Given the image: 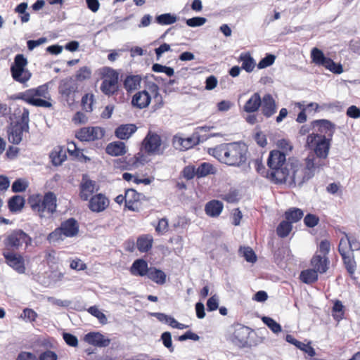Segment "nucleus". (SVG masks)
Returning <instances> with one entry per match:
<instances>
[{"label":"nucleus","mask_w":360,"mask_h":360,"mask_svg":"<svg viewBox=\"0 0 360 360\" xmlns=\"http://www.w3.org/2000/svg\"><path fill=\"white\" fill-rule=\"evenodd\" d=\"M252 162L257 173H259L260 175L266 178L269 180V168L266 169L265 166L263 164L262 157L253 160Z\"/></svg>","instance_id":"obj_40"},{"label":"nucleus","mask_w":360,"mask_h":360,"mask_svg":"<svg viewBox=\"0 0 360 360\" xmlns=\"http://www.w3.org/2000/svg\"><path fill=\"white\" fill-rule=\"evenodd\" d=\"M338 245V252L342 257L344 266L352 278H354L356 263L354 252L360 250V241L354 236L343 233Z\"/></svg>","instance_id":"obj_4"},{"label":"nucleus","mask_w":360,"mask_h":360,"mask_svg":"<svg viewBox=\"0 0 360 360\" xmlns=\"http://www.w3.org/2000/svg\"><path fill=\"white\" fill-rule=\"evenodd\" d=\"M238 61L242 63L241 69L248 73L252 72L256 65L254 58L249 52L242 53L238 58Z\"/></svg>","instance_id":"obj_31"},{"label":"nucleus","mask_w":360,"mask_h":360,"mask_svg":"<svg viewBox=\"0 0 360 360\" xmlns=\"http://www.w3.org/2000/svg\"><path fill=\"white\" fill-rule=\"evenodd\" d=\"M304 213L301 209L292 207L285 212V220L291 224L296 223L303 217Z\"/></svg>","instance_id":"obj_33"},{"label":"nucleus","mask_w":360,"mask_h":360,"mask_svg":"<svg viewBox=\"0 0 360 360\" xmlns=\"http://www.w3.org/2000/svg\"><path fill=\"white\" fill-rule=\"evenodd\" d=\"M60 91L63 95L69 96L77 90V84L72 78H70L60 85Z\"/></svg>","instance_id":"obj_36"},{"label":"nucleus","mask_w":360,"mask_h":360,"mask_svg":"<svg viewBox=\"0 0 360 360\" xmlns=\"http://www.w3.org/2000/svg\"><path fill=\"white\" fill-rule=\"evenodd\" d=\"M331 144L330 138H326V136L314 134H309L306 140V147L312 150L316 158L320 159H326Z\"/></svg>","instance_id":"obj_9"},{"label":"nucleus","mask_w":360,"mask_h":360,"mask_svg":"<svg viewBox=\"0 0 360 360\" xmlns=\"http://www.w3.org/2000/svg\"><path fill=\"white\" fill-rule=\"evenodd\" d=\"M105 135V131L100 127H86L79 129L75 136L81 141H94L101 139Z\"/></svg>","instance_id":"obj_13"},{"label":"nucleus","mask_w":360,"mask_h":360,"mask_svg":"<svg viewBox=\"0 0 360 360\" xmlns=\"http://www.w3.org/2000/svg\"><path fill=\"white\" fill-rule=\"evenodd\" d=\"M276 60V56L273 54H266L257 64L259 69H264L271 65Z\"/></svg>","instance_id":"obj_53"},{"label":"nucleus","mask_w":360,"mask_h":360,"mask_svg":"<svg viewBox=\"0 0 360 360\" xmlns=\"http://www.w3.org/2000/svg\"><path fill=\"white\" fill-rule=\"evenodd\" d=\"M311 58L312 62L318 65H321L324 67L328 57H326L323 53V51L318 48L312 49L311 51Z\"/></svg>","instance_id":"obj_37"},{"label":"nucleus","mask_w":360,"mask_h":360,"mask_svg":"<svg viewBox=\"0 0 360 360\" xmlns=\"http://www.w3.org/2000/svg\"><path fill=\"white\" fill-rule=\"evenodd\" d=\"M95 186V181L84 177L79 185V198L84 201L90 199V196L94 192Z\"/></svg>","instance_id":"obj_22"},{"label":"nucleus","mask_w":360,"mask_h":360,"mask_svg":"<svg viewBox=\"0 0 360 360\" xmlns=\"http://www.w3.org/2000/svg\"><path fill=\"white\" fill-rule=\"evenodd\" d=\"M330 250V243L328 240H323L320 242L318 250L316 253L321 255L322 256L328 257Z\"/></svg>","instance_id":"obj_52"},{"label":"nucleus","mask_w":360,"mask_h":360,"mask_svg":"<svg viewBox=\"0 0 360 360\" xmlns=\"http://www.w3.org/2000/svg\"><path fill=\"white\" fill-rule=\"evenodd\" d=\"M110 204V201L105 195L102 193L96 194L89 199V208L94 212H101L104 211Z\"/></svg>","instance_id":"obj_16"},{"label":"nucleus","mask_w":360,"mask_h":360,"mask_svg":"<svg viewBox=\"0 0 360 360\" xmlns=\"http://www.w3.org/2000/svg\"><path fill=\"white\" fill-rule=\"evenodd\" d=\"M238 193L236 191H231L228 193L220 195V198L229 203H235L238 201Z\"/></svg>","instance_id":"obj_55"},{"label":"nucleus","mask_w":360,"mask_h":360,"mask_svg":"<svg viewBox=\"0 0 360 360\" xmlns=\"http://www.w3.org/2000/svg\"><path fill=\"white\" fill-rule=\"evenodd\" d=\"M48 95V87L44 84L19 92L15 95V98L33 106L49 108L52 106V104L46 100V98H50Z\"/></svg>","instance_id":"obj_7"},{"label":"nucleus","mask_w":360,"mask_h":360,"mask_svg":"<svg viewBox=\"0 0 360 360\" xmlns=\"http://www.w3.org/2000/svg\"><path fill=\"white\" fill-rule=\"evenodd\" d=\"M91 76V70L89 68L84 66L80 68L76 72L75 78L77 81L82 82L88 79Z\"/></svg>","instance_id":"obj_46"},{"label":"nucleus","mask_w":360,"mask_h":360,"mask_svg":"<svg viewBox=\"0 0 360 360\" xmlns=\"http://www.w3.org/2000/svg\"><path fill=\"white\" fill-rule=\"evenodd\" d=\"M94 103V95L92 94H86L82 98V107L86 112L92 111Z\"/></svg>","instance_id":"obj_43"},{"label":"nucleus","mask_w":360,"mask_h":360,"mask_svg":"<svg viewBox=\"0 0 360 360\" xmlns=\"http://www.w3.org/2000/svg\"><path fill=\"white\" fill-rule=\"evenodd\" d=\"M318 272L314 269H308L301 271L300 281L306 284H312L318 281Z\"/></svg>","instance_id":"obj_32"},{"label":"nucleus","mask_w":360,"mask_h":360,"mask_svg":"<svg viewBox=\"0 0 360 360\" xmlns=\"http://www.w3.org/2000/svg\"><path fill=\"white\" fill-rule=\"evenodd\" d=\"M262 105V98L259 93H254L243 105V110L248 113L257 112Z\"/></svg>","instance_id":"obj_25"},{"label":"nucleus","mask_w":360,"mask_h":360,"mask_svg":"<svg viewBox=\"0 0 360 360\" xmlns=\"http://www.w3.org/2000/svg\"><path fill=\"white\" fill-rule=\"evenodd\" d=\"M153 244V236L149 234L142 235L136 240V247L140 252H148L151 250Z\"/></svg>","instance_id":"obj_29"},{"label":"nucleus","mask_w":360,"mask_h":360,"mask_svg":"<svg viewBox=\"0 0 360 360\" xmlns=\"http://www.w3.org/2000/svg\"><path fill=\"white\" fill-rule=\"evenodd\" d=\"M262 321L274 332L278 333L281 331L282 328L279 323H278L272 318L264 316L262 318Z\"/></svg>","instance_id":"obj_47"},{"label":"nucleus","mask_w":360,"mask_h":360,"mask_svg":"<svg viewBox=\"0 0 360 360\" xmlns=\"http://www.w3.org/2000/svg\"><path fill=\"white\" fill-rule=\"evenodd\" d=\"M181 175L186 180H191L195 176L197 177L196 167L193 165H189L184 167Z\"/></svg>","instance_id":"obj_45"},{"label":"nucleus","mask_w":360,"mask_h":360,"mask_svg":"<svg viewBox=\"0 0 360 360\" xmlns=\"http://www.w3.org/2000/svg\"><path fill=\"white\" fill-rule=\"evenodd\" d=\"M44 352H41L39 356L38 360H57L58 356L56 352L49 350L50 348H44Z\"/></svg>","instance_id":"obj_58"},{"label":"nucleus","mask_w":360,"mask_h":360,"mask_svg":"<svg viewBox=\"0 0 360 360\" xmlns=\"http://www.w3.org/2000/svg\"><path fill=\"white\" fill-rule=\"evenodd\" d=\"M63 232L60 227L56 228L48 235L47 239L49 242H56L63 239Z\"/></svg>","instance_id":"obj_59"},{"label":"nucleus","mask_w":360,"mask_h":360,"mask_svg":"<svg viewBox=\"0 0 360 360\" xmlns=\"http://www.w3.org/2000/svg\"><path fill=\"white\" fill-rule=\"evenodd\" d=\"M292 229V224L286 220L282 221L276 228L277 235L281 238L287 237Z\"/></svg>","instance_id":"obj_39"},{"label":"nucleus","mask_w":360,"mask_h":360,"mask_svg":"<svg viewBox=\"0 0 360 360\" xmlns=\"http://www.w3.org/2000/svg\"><path fill=\"white\" fill-rule=\"evenodd\" d=\"M160 340L163 345L167 348L169 352H172L174 349L172 345V335L170 332L166 331L162 333Z\"/></svg>","instance_id":"obj_51"},{"label":"nucleus","mask_w":360,"mask_h":360,"mask_svg":"<svg viewBox=\"0 0 360 360\" xmlns=\"http://www.w3.org/2000/svg\"><path fill=\"white\" fill-rule=\"evenodd\" d=\"M345 307L343 306L340 300H335L332 308V316L336 321H340L343 319L345 311Z\"/></svg>","instance_id":"obj_38"},{"label":"nucleus","mask_w":360,"mask_h":360,"mask_svg":"<svg viewBox=\"0 0 360 360\" xmlns=\"http://www.w3.org/2000/svg\"><path fill=\"white\" fill-rule=\"evenodd\" d=\"M324 68L333 73L341 74L343 72V68L340 63H336L331 58H328L324 65Z\"/></svg>","instance_id":"obj_42"},{"label":"nucleus","mask_w":360,"mask_h":360,"mask_svg":"<svg viewBox=\"0 0 360 360\" xmlns=\"http://www.w3.org/2000/svg\"><path fill=\"white\" fill-rule=\"evenodd\" d=\"M27 63V60L23 54H17L15 56L11 66V76L15 81L25 84L30 79L32 74L26 69Z\"/></svg>","instance_id":"obj_10"},{"label":"nucleus","mask_w":360,"mask_h":360,"mask_svg":"<svg viewBox=\"0 0 360 360\" xmlns=\"http://www.w3.org/2000/svg\"><path fill=\"white\" fill-rule=\"evenodd\" d=\"M310 264L318 273L324 274L329 268L330 260L328 257L315 253L311 259Z\"/></svg>","instance_id":"obj_20"},{"label":"nucleus","mask_w":360,"mask_h":360,"mask_svg":"<svg viewBox=\"0 0 360 360\" xmlns=\"http://www.w3.org/2000/svg\"><path fill=\"white\" fill-rule=\"evenodd\" d=\"M178 142L180 144V149L183 150H188L191 148H192L195 144V141L192 138H186V139H182L180 138L178 140Z\"/></svg>","instance_id":"obj_63"},{"label":"nucleus","mask_w":360,"mask_h":360,"mask_svg":"<svg viewBox=\"0 0 360 360\" xmlns=\"http://www.w3.org/2000/svg\"><path fill=\"white\" fill-rule=\"evenodd\" d=\"M178 341L183 342L186 340H192L193 341H198L200 339V337L195 333L191 330L186 331L184 334L178 336L176 338Z\"/></svg>","instance_id":"obj_61"},{"label":"nucleus","mask_w":360,"mask_h":360,"mask_svg":"<svg viewBox=\"0 0 360 360\" xmlns=\"http://www.w3.org/2000/svg\"><path fill=\"white\" fill-rule=\"evenodd\" d=\"M219 307V299L216 295L207 300V309L210 311L217 310Z\"/></svg>","instance_id":"obj_64"},{"label":"nucleus","mask_w":360,"mask_h":360,"mask_svg":"<svg viewBox=\"0 0 360 360\" xmlns=\"http://www.w3.org/2000/svg\"><path fill=\"white\" fill-rule=\"evenodd\" d=\"M141 80L139 75H127L123 81V87L127 93H131L140 86Z\"/></svg>","instance_id":"obj_28"},{"label":"nucleus","mask_w":360,"mask_h":360,"mask_svg":"<svg viewBox=\"0 0 360 360\" xmlns=\"http://www.w3.org/2000/svg\"><path fill=\"white\" fill-rule=\"evenodd\" d=\"M8 128V140L13 144H18L22 139L24 132L29 130L30 111L25 107H18L11 117Z\"/></svg>","instance_id":"obj_5"},{"label":"nucleus","mask_w":360,"mask_h":360,"mask_svg":"<svg viewBox=\"0 0 360 360\" xmlns=\"http://www.w3.org/2000/svg\"><path fill=\"white\" fill-rule=\"evenodd\" d=\"M223 203L218 200H212L207 202L205 206V214L210 217H217L222 212Z\"/></svg>","instance_id":"obj_24"},{"label":"nucleus","mask_w":360,"mask_h":360,"mask_svg":"<svg viewBox=\"0 0 360 360\" xmlns=\"http://www.w3.org/2000/svg\"><path fill=\"white\" fill-rule=\"evenodd\" d=\"M52 162L54 165H60L65 160L66 156L65 154H62V150L56 151L54 150L51 154Z\"/></svg>","instance_id":"obj_57"},{"label":"nucleus","mask_w":360,"mask_h":360,"mask_svg":"<svg viewBox=\"0 0 360 360\" xmlns=\"http://www.w3.org/2000/svg\"><path fill=\"white\" fill-rule=\"evenodd\" d=\"M152 70L155 72H164L168 77H172L174 74V70L172 68L165 66L159 63H155L152 66Z\"/></svg>","instance_id":"obj_49"},{"label":"nucleus","mask_w":360,"mask_h":360,"mask_svg":"<svg viewBox=\"0 0 360 360\" xmlns=\"http://www.w3.org/2000/svg\"><path fill=\"white\" fill-rule=\"evenodd\" d=\"M208 153L221 163L232 167H240L248 159V146L243 141L224 143L208 148Z\"/></svg>","instance_id":"obj_3"},{"label":"nucleus","mask_w":360,"mask_h":360,"mask_svg":"<svg viewBox=\"0 0 360 360\" xmlns=\"http://www.w3.org/2000/svg\"><path fill=\"white\" fill-rule=\"evenodd\" d=\"M87 311L92 316L96 317L101 323L104 324L106 323L107 318L105 315L96 306L90 307Z\"/></svg>","instance_id":"obj_50"},{"label":"nucleus","mask_w":360,"mask_h":360,"mask_svg":"<svg viewBox=\"0 0 360 360\" xmlns=\"http://www.w3.org/2000/svg\"><path fill=\"white\" fill-rule=\"evenodd\" d=\"M262 112L263 115L267 118L271 117L277 109L276 103L270 94H266L262 98Z\"/></svg>","instance_id":"obj_19"},{"label":"nucleus","mask_w":360,"mask_h":360,"mask_svg":"<svg viewBox=\"0 0 360 360\" xmlns=\"http://www.w3.org/2000/svg\"><path fill=\"white\" fill-rule=\"evenodd\" d=\"M25 198L20 195H14L11 197L8 202V206L11 212L20 211L25 205Z\"/></svg>","instance_id":"obj_34"},{"label":"nucleus","mask_w":360,"mask_h":360,"mask_svg":"<svg viewBox=\"0 0 360 360\" xmlns=\"http://www.w3.org/2000/svg\"><path fill=\"white\" fill-rule=\"evenodd\" d=\"M84 340L89 345L98 347H105L110 343V340L105 338L103 335L98 332H90L85 335Z\"/></svg>","instance_id":"obj_17"},{"label":"nucleus","mask_w":360,"mask_h":360,"mask_svg":"<svg viewBox=\"0 0 360 360\" xmlns=\"http://www.w3.org/2000/svg\"><path fill=\"white\" fill-rule=\"evenodd\" d=\"M27 203L34 212L44 218L56 212L57 197L52 191H48L44 195L34 193L29 196Z\"/></svg>","instance_id":"obj_6"},{"label":"nucleus","mask_w":360,"mask_h":360,"mask_svg":"<svg viewBox=\"0 0 360 360\" xmlns=\"http://www.w3.org/2000/svg\"><path fill=\"white\" fill-rule=\"evenodd\" d=\"M148 90L149 91L143 90L136 93L132 97L131 104L139 109H142L148 106L152 96L155 98L160 96L159 87L157 84L153 83L149 86Z\"/></svg>","instance_id":"obj_12"},{"label":"nucleus","mask_w":360,"mask_h":360,"mask_svg":"<svg viewBox=\"0 0 360 360\" xmlns=\"http://www.w3.org/2000/svg\"><path fill=\"white\" fill-rule=\"evenodd\" d=\"M169 230V223L167 218L164 217L158 221L155 226V231L160 235L167 233Z\"/></svg>","instance_id":"obj_54"},{"label":"nucleus","mask_w":360,"mask_h":360,"mask_svg":"<svg viewBox=\"0 0 360 360\" xmlns=\"http://www.w3.org/2000/svg\"><path fill=\"white\" fill-rule=\"evenodd\" d=\"M137 127L134 124H122L115 130V136L122 140L128 139L136 131Z\"/></svg>","instance_id":"obj_26"},{"label":"nucleus","mask_w":360,"mask_h":360,"mask_svg":"<svg viewBox=\"0 0 360 360\" xmlns=\"http://www.w3.org/2000/svg\"><path fill=\"white\" fill-rule=\"evenodd\" d=\"M150 267L143 259H137L131 264L129 271L134 276H147Z\"/></svg>","instance_id":"obj_23"},{"label":"nucleus","mask_w":360,"mask_h":360,"mask_svg":"<svg viewBox=\"0 0 360 360\" xmlns=\"http://www.w3.org/2000/svg\"><path fill=\"white\" fill-rule=\"evenodd\" d=\"M319 222V218L313 214H307L304 218V224L309 228L316 226Z\"/></svg>","instance_id":"obj_56"},{"label":"nucleus","mask_w":360,"mask_h":360,"mask_svg":"<svg viewBox=\"0 0 360 360\" xmlns=\"http://www.w3.org/2000/svg\"><path fill=\"white\" fill-rule=\"evenodd\" d=\"M147 277L158 285H164L167 281L166 274L161 269L150 266Z\"/></svg>","instance_id":"obj_27"},{"label":"nucleus","mask_w":360,"mask_h":360,"mask_svg":"<svg viewBox=\"0 0 360 360\" xmlns=\"http://www.w3.org/2000/svg\"><path fill=\"white\" fill-rule=\"evenodd\" d=\"M28 183L23 179H17L12 184L11 190L13 193H20L26 191Z\"/></svg>","instance_id":"obj_44"},{"label":"nucleus","mask_w":360,"mask_h":360,"mask_svg":"<svg viewBox=\"0 0 360 360\" xmlns=\"http://www.w3.org/2000/svg\"><path fill=\"white\" fill-rule=\"evenodd\" d=\"M197 178L205 177L209 174H214L216 172L214 167L209 162H202L197 168Z\"/></svg>","instance_id":"obj_35"},{"label":"nucleus","mask_w":360,"mask_h":360,"mask_svg":"<svg viewBox=\"0 0 360 360\" xmlns=\"http://www.w3.org/2000/svg\"><path fill=\"white\" fill-rule=\"evenodd\" d=\"M99 75L102 80L100 86L101 92L108 96L117 94L119 91V72L105 66L99 70Z\"/></svg>","instance_id":"obj_8"},{"label":"nucleus","mask_w":360,"mask_h":360,"mask_svg":"<svg viewBox=\"0 0 360 360\" xmlns=\"http://www.w3.org/2000/svg\"><path fill=\"white\" fill-rule=\"evenodd\" d=\"M124 193L126 196V207L131 211H138L141 194L133 188H128Z\"/></svg>","instance_id":"obj_18"},{"label":"nucleus","mask_w":360,"mask_h":360,"mask_svg":"<svg viewBox=\"0 0 360 360\" xmlns=\"http://www.w3.org/2000/svg\"><path fill=\"white\" fill-rule=\"evenodd\" d=\"M240 251L242 252L243 256L245 257L247 262L254 263L257 261V256L251 248H240Z\"/></svg>","instance_id":"obj_48"},{"label":"nucleus","mask_w":360,"mask_h":360,"mask_svg":"<svg viewBox=\"0 0 360 360\" xmlns=\"http://www.w3.org/2000/svg\"><path fill=\"white\" fill-rule=\"evenodd\" d=\"M156 22L162 25H172L176 21V17L171 13H165L156 17Z\"/></svg>","instance_id":"obj_41"},{"label":"nucleus","mask_w":360,"mask_h":360,"mask_svg":"<svg viewBox=\"0 0 360 360\" xmlns=\"http://www.w3.org/2000/svg\"><path fill=\"white\" fill-rule=\"evenodd\" d=\"M280 150L269 152L266 165L269 169V180L275 184H288L299 185L308 181L314 175L316 168L315 158L308 157L304 166L297 159L290 157Z\"/></svg>","instance_id":"obj_1"},{"label":"nucleus","mask_w":360,"mask_h":360,"mask_svg":"<svg viewBox=\"0 0 360 360\" xmlns=\"http://www.w3.org/2000/svg\"><path fill=\"white\" fill-rule=\"evenodd\" d=\"M207 20L203 17H193L186 20V24L189 27H195L204 25Z\"/></svg>","instance_id":"obj_60"},{"label":"nucleus","mask_w":360,"mask_h":360,"mask_svg":"<svg viewBox=\"0 0 360 360\" xmlns=\"http://www.w3.org/2000/svg\"><path fill=\"white\" fill-rule=\"evenodd\" d=\"M60 229L65 237H74L79 233V223L75 218H69L60 224Z\"/></svg>","instance_id":"obj_21"},{"label":"nucleus","mask_w":360,"mask_h":360,"mask_svg":"<svg viewBox=\"0 0 360 360\" xmlns=\"http://www.w3.org/2000/svg\"><path fill=\"white\" fill-rule=\"evenodd\" d=\"M146 162V157L141 152L137 153L134 155H128L120 158L112 160V167L115 169L120 171L133 170L141 165Z\"/></svg>","instance_id":"obj_11"},{"label":"nucleus","mask_w":360,"mask_h":360,"mask_svg":"<svg viewBox=\"0 0 360 360\" xmlns=\"http://www.w3.org/2000/svg\"><path fill=\"white\" fill-rule=\"evenodd\" d=\"M32 243L31 236L20 229L12 230L4 236L1 254L6 264L18 274H24L26 270L21 251L26 250Z\"/></svg>","instance_id":"obj_2"},{"label":"nucleus","mask_w":360,"mask_h":360,"mask_svg":"<svg viewBox=\"0 0 360 360\" xmlns=\"http://www.w3.org/2000/svg\"><path fill=\"white\" fill-rule=\"evenodd\" d=\"M106 153L112 156L124 155L126 152V146L121 141L110 143L106 147Z\"/></svg>","instance_id":"obj_30"},{"label":"nucleus","mask_w":360,"mask_h":360,"mask_svg":"<svg viewBox=\"0 0 360 360\" xmlns=\"http://www.w3.org/2000/svg\"><path fill=\"white\" fill-rule=\"evenodd\" d=\"M162 145L160 135L149 131L142 141V148L149 155L158 154Z\"/></svg>","instance_id":"obj_14"},{"label":"nucleus","mask_w":360,"mask_h":360,"mask_svg":"<svg viewBox=\"0 0 360 360\" xmlns=\"http://www.w3.org/2000/svg\"><path fill=\"white\" fill-rule=\"evenodd\" d=\"M63 340H65V342H66V344L68 345L69 346L74 347H77L78 340L75 335H74L71 333H64L63 334Z\"/></svg>","instance_id":"obj_62"},{"label":"nucleus","mask_w":360,"mask_h":360,"mask_svg":"<svg viewBox=\"0 0 360 360\" xmlns=\"http://www.w3.org/2000/svg\"><path fill=\"white\" fill-rule=\"evenodd\" d=\"M313 128H317L316 133L326 136V138H330L333 136L335 131V124L328 120H317L311 122Z\"/></svg>","instance_id":"obj_15"}]
</instances>
